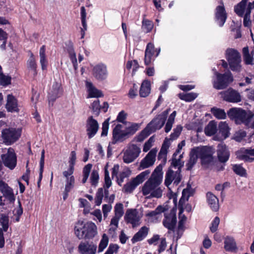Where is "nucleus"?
Here are the masks:
<instances>
[{
	"label": "nucleus",
	"mask_w": 254,
	"mask_h": 254,
	"mask_svg": "<svg viewBox=\"0 0 254 254\" xmlns=\"http://www.w3.org/2000/svg\"><path fill=\"white\" fill-rule=\"evenodd\" d=\"M74 182L75 180L74 177H70V178L67 179V180H66L64 190L66 191H70L74 187Z\"/></svg>",
	"instance_id": "obj_58"
},
{
	"label": "nucleus",
	"mask_w": 254,
	"mask_h": 254,
	"mask_svg": "<svg viewBox=\"0 0 254 254\" xmlns=\"http://www.w3.org/2000/svg\"><path fill=\"white\" fill-rule=\"evenodd\" d=\"M217 156L220 163H225L230 158V152L228 146L224 143H219L217 146Z\"/></svg>",
	"instance_id": "obj_15"
},
{
	"label": "nucleus",
	"mask_w": 254,
	"mask_h": 254,
	"mask_svg": "<svg viewBox=\"0 0 254 254\" xmlns=\"http://www.w3.org/2000/svg\"><path fill=\"white\" fill-rule=\"evenodd\" d=\"M227 115L231 120H234L238 124H244L248 127L254 115L251 112L249 114L242 109L231 108L227 112Z\"/></svg>",
	"instance_id": "obj_2"
},
{
	"label": "nucleus",
	"mask_w": 254,
	"mask_h": 254,
	"mask_svg": "<svg viewBox=\"0 0 254 254\" xmlns=\"http://www.w3.org/2000/svg\"><path fill=\"white\" fill-rule=\"evenodd\" d=\"M149 228L146 226L142 227L131 239L132 243H135L143 240L147 236Z\"/></svg>",
	"instance_id": "obj_30"
},
{
	"label": "nucleus",
	"mask_w": 254,
	"mask_h": 254,
	"mask_svg": "<svg viewBox=\"0 0 254 254\" xmlns=\"http://www.w3.org/2000/svg\"><path fill=\"white\" fill-rule=\"evenodd\" d=\"M141 152L140 148L135 144L128 147V164L136 159Z\"/></svg>",
	"instance_id": "obj_27"
},
{
	"label": "nucleus",
	"mask_w": 254,
	"mask_h": 254,
	"mask_svg": "<svg viewBox=\"0 0 254 254\" xmlns=\"http://www.w3.org/2000/svg\"><path fill=\"white\" fill-rule=\"evenodd\" d=\"M81 20L82 26L84 30H87V25L86 24V12L84 6H82L80 8Z\"/></svg>",
	"instance_id": "obj_56"
},
{
	"label": "nucleus",
	"mask_w": 254,
	"mask_h": 254,
	"mask_svg": "<svg viewBox=\"0 0 254 254\" xmlns=\"http://www.w3.org/2000/svg\"><path fill=\"white\" fill-rule=\"evenodd\" d=\"M179 98L186 102H191L194 100L197 96V94L191 92L189 93H180L178 95Z\"/></svg>",
	"instance_id": "obj_44"
},
{
	"label": "nucleus",
	"mask_w": 254,
	"mask_h": 254,
	"mask_svg": "<svg viewBox=\"0 0 254 254\" xmlns=\"http://www.w3.org/2000/svg\"><path fill=\"white\" fill-rule=\"evenodd\" d=\"M68 52L69 54V58L73 64V67L75 70H76L77 69L78 65L76 55L72 47L69 48L68 50Z\"/></svg>",
	"instance_id": "obj_50"
},
{
	"label": "nucleus",
	"mask_w": 254,
	"mask_h": 254,
	"mask_svg": "<svg viewBox=\"0 0 254 254\" xmlns=\"http://www.w3.org/2000/svg\"><path fill=\"white\" fill-rule=\"evenodd\" d=\"M217 132V124L214 121H211L204 128L205 134L207 136H211L214 135Z\"/></svg>",
	"instance_id": "obj_37"
},
{
	"label": "nucleus",
	"mask_w": 254,
	"mask_h": 254,
	"mask_svg": "<svg viewBox=\"0 0 254 254\" xmlns=\"http://www.w3.org/2000/svg\"><path fill=\"white\" fill-rule=\"evenodd\" d=\"M105 184L103 186L104 188H109L112 184L111 180L109 176V172L107 168L105 169Z\"/></svg>",
	"instance_id": "obj_62"
},
{
	"label": "nucleus",
	"mask_w": 254,
	"mask_h": 254,
	"mask_svg": "<svg viewBox=\"0 0 254 254\" xmlns=\"http://www.w3.org/2000/svg\"><path fill=\"white\" fill-rule=\"evenodd\" d=\"M192 151L199 158L202 165H208L213 161L214 149L211 146H202L192 148Z\"/></svg>",
	"instance_id": "obj_3"
},
{
	"label": "nucleus",
	"mask_w": 254,
	"mask_h": 254,
	"mask_svg": "<svg viewBox=\"0 0 254 254\" xmlns=\"http://www.w3.org/2000/svg\"><path fill=\"white\" fill-rule=\"evenodd\" d=\"M78 248L81 254H95L97 250V246L93 243L81 242Z\"/></svg>",
	"instance_id": "obj_21"
},
{
	"label": "nucleus",
	"mask_w": 254,
	"mask_h": 254,
	"mask_svg": "<svg viewBox=\"0 0 254 254\" xmlns=\"http://www.w3.org/2000/svg\"><path fill=\"white\" fill-rule=\"evenodd\" d=\"M248 0H242L234 6L235 12L240 17H243Z\"/></svg>",
	"instance_id": "obj_36"
},
{
	"label": "nucleus",
	"mask_w": 254,
	"mask_h": 254,
	"mask_svg": "<svg viewBox=\"0 0 254 254\" xmlns=\"http://www.w3.org/2000/svg\"><path fill=\"white\" fill-rule=\"evenodd\" d=\"M5 107L8 112H18L17 101L13 95L8 94L7 96V102Z\"/></svg>",
	"instance_id": "obj_28"
},
{
	"label": "nucleus",
	"mask_w": 254,
	"mask_h": 254,
	"mask_svg": "<svg viewBox=\"0 0 254 254\" xmlns=\"http://www.w3.org/2000/svg\"><path fill=\"white\" fill-rule=\"evenodd\" d=\"M152 133L153 132L149 129V126H146V127L134 137V139L137 142H141Z\"/></svg>",
	"instance_id": "obj_40"
},
{
	"label": "nucleus",
	"mask_w": 254,
	"mask_h": 254,
	"mask_svg": "<svg viewBox=\"0 0 254 254\" xmlns=\"http://www.w3.org/2000/svg\"><path fill=\"white\" fill-rule=\"evenodd\" d=\"M123 214V205L122 203H117L115 206V216L121 218Z\"/></svg>",
	"instance_id": "obj_61"
},
{
	"label": "nucleus",
	"mask_w": 254,
	"mask_h": 254,
	"mask_svg": "<svg viewBox=\"0 0 254 254\" xmlns=\"http://www.w3.org/2000/svg\"><path fill=\"white\" fill-rule=\"evenodd\" d=\"M92 110L95 115L98 116L101 111V106L100 105L99 100L94 101L91 105Z\"/></svg>",
	"instance_id": "obj_59"
},
{
	"label": "nucleus",
	"mask_w": 254,
	"mask_h": 254,
	"mask_svg": "<svg viewBox=\"0 0 254 254\" xmlns=\"http://www.w3.org/2000/svg\"><path fill=\"white\" fill-rule=\"evenodd\" d=\"M151 91V84L150 81L148 80H144L141 83L140 90L139 95L141 97H147Z\"/></svg>",
	"instance_id": "obj_34"
},
{
	"label": "nucleus",
	"mask_w": 254,
	"mask_h": 254,
	"mask_svg": "<svg viewBox=\"0 0 254 254\" xmlns=\"http://www.w3.org/2000/svg\"><path fill=\"white\" fill-rule=\"evenodd\" d=\"M127 135L126 128L121 124H118L113 131V138L109 142L107 149V156L109 157L112 154V147L111 146L118 142H122L126 139Z\"/></svg>",
	"instance_id": "obj_5"
},
{
	"label": "nucleus",
	"mask_w": 254,
	"mask_h": 254,
	"mask_svg": "<svg viewBox=\"0 0 254 254\" xmlns=\"http://www.w3.org/2000/svg\"><path fill=\"white\" fill-rule=\"evenodd\" d=\"M167 115L168 111H165L161 114L154 118L147 124V126H149V129L152 132H155L156 130L160 129L164 126L167 119Z\"/></svg>",
	"instance_id": "obj_11"
},
{
	"label": "nucleus",
	"mask_w": 254,
	"mask_h": 254,
	"mask_svg": "<svg viewBox=\"0 0 254 254\" xmlns=\"http://www.w3.org/2000/svg\"><path fill=\"white\" fill-rule=\"evenodd\" d=\"M128 223L131 224L132 228H135L140 225V218L137 216V212L136 209H128Z\"/></svg>",
	"instance_id": "obj_26"
},
{
	"label": "nucleus",
	"mask_w": 254,
	"mask_h": 254,
	"mask_svg": "<svg viewBox=\"0 0 254 254\" xmlns=\"http://www.w3.org/2000/svg\"><path fill=\"white\" fill-rule=\"evenodd\" d=\"M1 159L4 165L10 170H13L17 164V157L13 148L9 147L2 150Z\"/></svg>",
	"instance_id": "obj_6"
},
{
	"label": "nucleus",
	"mask_w": 254,
	"mask_h": 254,
	"mask_svg": "<svg viewBox=\"0 0 254 254\" xmlns=\"http://www.w3.org/2000/svg\"><path fill=\"white\" fill-rule=\"evenodd\" d=\"M235 155L236 158L239 160H243L247 162H253L254 161V158L250 157L249 148H241L236 152Z\"/></svg>",
	"instance_id": "obj_24"
},
{
	"label": "nucleus",
	"mask_w": 254,
	"mask_h": 254,
	"mask_svg": "<svg viewBox=\"0 0 254 254\" xmlns=\"http://www.w3.org/2000/svg\"><path fill=\"white\" fill-rule=\"evenodd\" d=\"M104 196L103 188H99L96 192L95 198V203L96 205L99 206L102 203Z\"/></svg>",
	"instance_id": "obj_49"
},
{
	"label": "nucleus",
	"mask_w": 254,
	"mask_h": 254,
	"mask_svg": "<svg viewBox=\"0 0 254 254\" xmlns=\"http://www.w3.org/2000/svg\"><path fill=\"white\" fill-rule=\"evenodd\" d=\"M156 153V149H151L141 161L138 169L141 170L152 166L155 162Z\"/></svg>",
	"instance_id": "obj_12"
},
{
	"label": "nucleus",
	"mask_w": 254,
	"mask_h": 254,
	"mask_svg": "<svg viewBox=\"0 0 254 254\" xmlns=\"http://www.w3.org/2000/svg\"><path fill=\"white\" fill-rule=\"evenodd\" d=\"M162 195V191L160 188L155 189L150 194V197L160 198Z\"/></svg>",
	"instance_id": "obj_64"
},
{
	"label": "nucleus",
	"mask_w": 254,
	"mask_h": 254,
	"mask_svg": "<svg viewBox=\"0 0 254 254\" xmlns=\"http://www.w3.org/2000/svg\"><path fill=\"white\" fill-rule=\"evenodd\" d=\"M223 100L228 102L237 103L241 101L242 98L240 93L230 87L226 90L221 91L219 93Z\"/></svg>",
	"instance_id": "obj_8"
},
{
	"label": "nucleus",
	"mask_w": 254,
	"mask_h": 254,
	"mask_svg": "<svg viewBox=\"0 0 254 254\" xmlns=\"http://www.w3.org/2000/svg\"><path fill=\"white\" fill-rule=\"evenodd\" d=\"M27 66L29 71L31 72L33 76L35 77L37 74V65L35 58L32 53H31L30 56L27 62Z\"/></svg>",
	"instance_id": "obj_33"
},
{
	"label": "nucleus",
	"mask_w": 254,
	"mask_h": 254,
	"mask_svg": "<svg viewBox=\"0 0 254 254\" xmlns=\"http://www.w3.org/2000/svg\"><path fill=\"white\" fill-rule=\"evenodd\" d=\"M11 78L8 75L0 73V85L5 86L10 84Z\"/></svg>",
	"instance_id": "obj_55"
},
{
	"label": "nucleus",
	"mask_w": 254,
	"mask_h": 254,
	"mask_svg": "<svg viewBox=\"0 0 254 254\" xmlns=\"http://www.w3.org/2000/svg\"><path fill=\"white\" fill-rule=\"evenodd\" d=\"M221 5H218L215 8V19L220 27H222L227 18V13L226 11L224 3L221 0Z\"/></svg>",
	"instance_id": "obj_13"
},
{
	"label": "nucleus",
	"mask_w": 254,
	"mask_h": 254,
	"mask_svg": "<svg viewBox=\"0 0 254 254\" xmlns=\"http://www.w3.org/2000/svg\"><path fill=\"white\" fill-rule=\"evenodd\" d=\"M0 191L3 196L10 202H13L15 201V198L12 189L5 182H0Z\"/></svg>",
	"instance_id": "obj_19"
},
{
	"label": "nucleus",
	"mask_w": 254,
	"mask_h": 254,
	"mask_svg": "<svg viewBox=\"0 0 254 254\" xmlns=\"http://www.w3.org/2000/svg\"><path fill=\"white\" fill-rule=\"evenodd\" d=\"M220 223V218L216 216L211 222L210 227V230L212 233H215L218 229V225Z\"/></svg>",
	"instance_id": "obj_60"
},
{
	"label": "nucleus",
	"mask_w": 254,
	"mask_h": 254,
	"mask_svg": "<svg viewBox=\"0 0 254 254\" xmlns=\"http://www.w3.org/2000/svg\"><path fill=\"white\" fill-rule=\"evenodd\" d=\"M139 65L137 60L128 61V69H132V75L133 76L139 68Z\"/></svg>",
	"instance_id": "obj_57"
},
{
	"label": "nucleus",
	"mask_w": 254,
	"mask_h": 254,
	"mask_svg": "<svg viewBox=\"0 0 254 254\" xmlns=\"http://www.w3.org/2000/svg\"><path fill=\"white\" fill-rule=\"evenodd\" d=\"M224 243V249L227 252H234L237 249L236 243L232 237L227 236Z\"/></svg>",
	"instance_id": "obj_35"
},
{
	"label": "nucleus",
	"mask_w": 254,
	"mask_h": 254,
	"mask_svg": "<svg viewBox=\"0 0 254 254\" xmlns=\"http://www.w3.org/2000/svg\"><path fill=\"white\" fill-rule=\"evenodd\" d=\"M74 233L79 239H91L97 234V227L91 222L78 221L74 226Z\"/></svg>",
	"instance_id": "obj_1"
},
{
	"label": "nucleus",
	"mask_w": 254,
	"mask_h": 254,
	"mask_svg": "<svg viewBox=\"0 0 254 254\" xmlns=\"http://www.w3.org/2000/svg\"><path fill=\"white\" fill-rule=\"evenodd\" d=\"M9 218L6 215L1 213L0 214V223L2 226L4 231H6L8 228Z\"/></svg>",
	"instance_id": "obj_51"
},
{
	"label": "nucleus",
	"mask_w": 254,
	"mask_h": 254,
	"mask_svg": "<svg viewBox=\"0 0 254 254\" xmlns=\"http://www.w3.org/2000/svg\"><path fill=\"white\" fill-rule=\"evenodd\" d=\"M128 124L130 125L128 127V135L134 134L139 129L140 127V124L137 123L128 122Z\"/></svg>",
	"instance_id": "obj_54"
},
{
	"label": "nucleus",
	"mask_w": 254,
	"mask_h": 254,
	"mask_svg": "<svg viewBox=\"0 0 254 254\" xmlns=\"http://www.w3.org/2000/svg\"><path fill=\"white\" fill-rule=\"evenodd\" d=\"M243 60L246 65H254V58L249 52L248 46L245 47L242 49Z\"/></svg>",
	"instance_id": "obj_32"
},
{
	"label": "nucleus",
	"mask_w": 254,
	"mask_h": 254,
	"mask_svg": "<svg viewBox=\"0 0 254 254\" xmlns=\"http://www.w3.org/2000/svg\"><path fill=\"white\" fill-rule=\"evenodd\" d=\"M126 119V114L124 111H122L120 112L117 117V121L119 122L122 123L124 124V125H121L124 127L126 128V130L127 131V127H126V122L125 121Z\"/></svg>",
	"instance_id": "obj_63"
},
{
	"label": "nucleus",
	"mask_w": 254,
	"mask_h": 254,
	"mask_svg": "<svg viewBox=\"0 0 254 254\" xmlns=\"http://www.w3.org/2000/svg\"><path fill=\"white\" fill-rule=\"evenodd\" d=\"M229 127L226 122H221L218 126V132L214 136L216 140H223L229 136Z\"/></svg>",
	"instance_id": "obj_20"
},
{
	"label": "nucleus",
	"mask_w": 254,
	"mask_h": 254,
	"mask_svg": "<svg viewBox=\"0 0 254 254\" xmlns=\"http://www.w3.org/2000/svg\"><path fill=\"white\" fill-rule=\"evenodd\" d=\"M226 57L230 68L233 71H240L242 68L240 53L236 49L229 48L226 50Z\"/></svg>",
	"instance_id": "obj_4"
},
{
	"label": "nucleus",
	"mask_w": 254,
	"mask_h": 254,
	"mask_svg": "<svg viewBox=\"0 0 254 254\" xmlns=\"http://www.w3.org/2000/svg\"><path fill=\"white\" fill-rule=\"evenodd\" d=\"M85 85L88 93V98H99L103 96L102 92L95 88L91 82L86 81Z\"/></svg>",
	"instance_id": "obj_25"
},
{
	"label": "nucleus",
	"mask_w": 254,
	"mask_h": 254,
	"mask_svg": "<svg viewBox=\"0 0 254 254\" xmlns=\"http://www.w3.org/2000/svg\"><path fill=\"white\" fill-rule=\"evenodd\" d=\"M208 203L213 211L216 212L219 210L218 198L212 192H208L206 193Z\"/></svg>",
	"instance_id": "obj_29"
},
{
	"label": "nucleus",
	"mask_w": 254,
	"mask_h": 254,
	"mask_svg": "<svg viewBox=\"0 0 254 254\" xmlns=\"http://www.w3.org/2000/svg\"><path fill=\"white\" fill-rule=\"evenodd\" d=\"M160 52V49H155L154 44L151 42L147 44L145 51L144 64L149 65L151 64L152 57L155 54V57H157Z\"/></svg>",
	"instance_id": "obj_14"
},
{
	"label": "nucleus",
	"mask_w": 254,
	"mask_h": 254,
	"mask_svg": "<svg viewBox=\"0 0 254 254\" xmlns=\"http://www.w3.org/2000/svg\"><path fill=\"white\" fill-rule=\"evenodd\" d=\"M20 136V132L15 128H6L1 131L3 142L9 145L15 142Z\"/></svg>",
	"instance_id": "obj_9"
},
{
	"label": "nucleus",
	"mask_w": 254,
	"mask_h": 254,
	"mask_svg": "<svg viewBox=\"0 0 254 254\" xmlns=\"http://www.w3.org/2000/svg\"><path fill=\"white\" fill-rule=\"evenodd\" d=\"M109 242V239L108 236L106 234H104L102 236V238L100 241L98 247V252L100 253L103 251V250L107 247Z\"/></svg>",
	"instance_id": "obj_48"
},
{
	"label": "nucleus",
	"mask_w": 254,
	"mask_h": 254,
	"mask_svg": "<svg viewBox=\"0 0 254 254\" xmlns=\"http://www.w3.org/2000/svg\"><path fill=\"white\" fill-rule=\"evenodd\" d=\"M183 129V127L181 125L177 126L176 128L173 129V132L170 134V139H176L180 135Z\"/></svg>",
	"instance_id": "obj_53"
},
{
	"label": "nucleus",
	"mask_w": 254,
	"mask_h": 254,
	"mask_svg": "<svg viewBox=\"0 0 254 254\" xmlns=\"http://www.w3.org/2000/svg\"><path fill=\"white\" fill-rule=\"evenodd\" d=\"M176 208H173L169 213H164V218L163 220V226L169 230L174 231L177 224Z\"/></svg>",
	"instance_id": "obj_10"
},
{
	"label": "nucleus",
	"mask_w": 254,
	"mask_h": 254,
	"mask_svg": "<svg viewBox=\"0 0 254 254\" xmlns=\"http://www.w3.org/2000/svg\"><path fill=\"white\" fill-rule=\"evenodd\" d=\"M62 92L61 84L57 82H54L49 93L48 99L49 104L53 105L56 99L61 96Z\"/></svg>",
	"instance_id": "obj_18"
},
{
	"label": "nucleus",
	"mask_w": 254,
	"mask_h": 254,
	"mask_svg": "<svg viewBox=\"0 0 254 254\" xmlns=\"http://www.w3.org/2000/svg\"><path fill=\"white\" fill-rule=\"evenodd\" d=\"M153 27V22L148 19H143L142 21V28L145 33H149L151 31Z\"/></svg>",
	"instance_id": "obj_47"
},
{
	"label": "nucleus",
	"mask_w": 254,
	"mask_h": 254,
	"mask_svg": "<svg viewBox=\"0 0 254 254\" xmlns=\"http://www.w3.org/2000/svg\"><path fill=\"white\" fill-rule=\"evenodd\" d=\"M165 165V161H162L161 163L157 166L154 170L152 174V177L156 182L161 183L163 178L162 169Z\"/></svg>",
	"instance_id": "obj_31"
},
{
	"label": "nucleus",
	"mask_w": 254,
	"mask_h": 254,
	"mask_svg": "<svg viewBox=\"0 0 254 254\" xmlns=\"http://www.w3.org/2000/svg\"><path fill=\"white\" fill-rule=\"evenodd\" d=\"M216 80L213 82V86L217 90L227 88L230 83L233 81V78L231 73H220L216 72Z\"/></svg>",
	"instance_id": "obj_7"
},
{
	"label": "nucleus",
	"mask_w": 254,
	"mask_h": 254,
	"mask_svg": "<svg viewBox=\"0 0 254 254\" xmlns=\"http://www.w3.org/2000/svg\"><path fill=\"white\" fill-rule=\"evenodd\" d=\"M99 179V176L97 171L93 170L90 176V183L92 186L96 187L98 184Z\"/></svg>",
	"instance_id": "obj_52"
},
{
	"label": "nucleus",
	"mask_w": 254,
	"mask_h": 254,
	"mask_svg": "<svg viewBox=\"0 0 254 254\" xmlns=\"http://www.w3.org/2000/svg\"><path fill=\"white\" fill-rule=\"evenodd\" d=\"M211 112L217 119L222 120L226 118V114L224 109L213 107L211 109Z\"/></svg>",
	"instance_id": "obj_42"
},
{
	"label": "nucleus",
	"mask_w": 254,
	"mask_h": 254,
	"mask_svg": "<svg viewBox=\"0 0 254 254\" xmlns=\"http://www.w3.org/2000/svg\"><path fill=\"white\" fill-rule=\"evenodd\" d=\"M232 169L234 172L240 176L244 177L247 174L246 170L243 168L241 164H234Z\"/></svg>",
	"instance_id": "obj_46"
},
{
	"label": "nucleus",
	"mask_w": 254,
	"mask_h": 254,
	"mask_svg": "<svg viewBox=\"0 0 254 254\" xmlns=\"http://www.w3.org/2000/svg\"><path fill=\"white\" fill-rule=\"evenodd\" d=\"M161 183L156 182L152 178L147 180L142 188V192L143 195L145 196L151 193Z\"/></svg>",
	"instance_id": "obj_23"
},
{
	"label": "nucleus",
	"mask_w": 254,
	"mask_h": 254,
	"mask_svg": "<svg viewBox=\"0 0 254 254\" xmlns=\"http://www.w3.org/2000/svg\"><path fill=\"white\" fill-rule=\"evenodd\" d=\"M44 158H45V151L43 150L41 152V156L40 161V172H39V180L37 182L38 187L40 188V183L43 177V172L44 170Z\"/></svg>",
	"instance_id": "obj_45"
},
{
	"label": "nucleus",
	"mask_w": 254,
	"mask_h": 254,
	"mask_svg": "<svg viewBox=\"0 0 254 254\" xmlns=\"http://www.w3.org/2000/svg\"><path fill=\"white\" fill-rule=\"evenodd\" d=\"M119 169V166L118 165H114L112 170V178L115 176L117 177L118 183L120 186H121L122 183L124 181V178L127 177V173L126 172H123L120 175L119 177H118L117 174Z\"/></svg>",
	"instance_id": "obj_38"
},
{
	"label": "nucleus",
	"mask_w": 254,
	"mask_h": 254,
	"mask_svg": "<svg viewBox=\"0 0 254 254\" xmlns=\"http://www.w3.org/2000/svg\"><path fill=\"white\" fill-rule=\"evenodd\" d=\"M150 173L149 170H145L140 173L135 178H133L129 183H128V191H132L135 189L138 185L141 184L149 175Z\"/></svg>",
	"instance_id": "obj_17"
},
{
	"label": "nucleus",
	"mask_w": 254,
	"mask_h": 254,
	"mask_svg": "<svg viewBox=\"0 0 254 254\" xmlns=\"http://www.w3.org/2000/svg\"><path fill=\"white\" fill-rule=\"evenodd\" d=\"M86 127L87 134L89 138H91L98 131L99 124L92 116H90L86 121Z\"/></svg>",
	"instance_id": "obj_16"
},
{
	"label": "nucleus",
	"mask_w": 254,
	"mask_h": 254,
	"mask_svg": "<svg viewBox=\"0 0 254 254\" xmlns=\"http://www.w3.org/2000/svg\"><path fill=\"white\" fill-rule=\"evenodd\" d=\"M174 171L172 170L171 168H169L167 171L165 175L164 184L167 187L169 188V190H170L171 189L170 188H169V186L172 184V182L174 181Z\"/></svg>",
	"instance_id": "obj_43"
},
{
	"label": "nucleus",
	"mask_w": 254,
	"mask_h": 254,
	"mask_svg": "<svg viewBox=\"0 0 254 254\" xmlns=\"http://www.w3.org/2000/svg\"><path fill=\"white\" fill-rule=\"evenodd\" d=\"M197 159L198 156L194 152L192 151V149H191L190 153L189 159L186 164V170L188 171H190L194 165L196 164Z\"/></svg>",
	"instance_id": "obj_39"
},
{
	"label": "nucleus",
	"mask_w": 254,
	"mask_h": 254,
	"mask_svg": "<svg viewBox=\"0 0 254 254\" xmlns=\"http://www.w3.org/2000/svg\"><path fill=\"white\" fill-rule=\"evenodd\" d=\"M45 51L46 46L43 45L41 47L39 51V56L40 58V62L42 69L43 70L46 69L48 64V62L46 58Z\"/></svg>",
	"instance_id": "obj_41"
},
{
	"label": "nucleus",
	"mask_w": 254,
	"mask_h": 254,
	"mask_svg": "<svg viewBox=\"0 0 254 254\" xmlns=\"http://www.w3.org/2000/svg\"><path fill=\"white\" fill-rule=\"evenodd\" d=\"M93 73L94 77L97 79H105L107 76L106 66L102 64L96 65L93 69Z\"/></svg>",
	"instance_id": "obj_22"
}]
</instances>
